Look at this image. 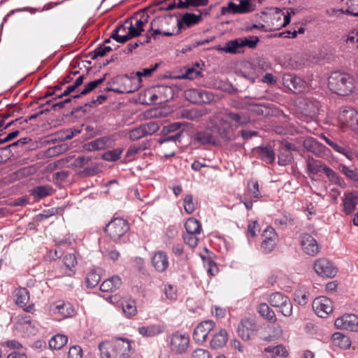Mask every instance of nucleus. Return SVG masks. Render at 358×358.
<instances>
[{
  "label": "nucleus",
  "instance_id": "obj_40",
  "mask_svg": "<svg viewBox=\"0 0 358 358\" xmlns=\"http://www.w3.org/2000/svg\"><path fill=\"white\" fill-rule=\"evenodd\" d=\"M257 311L262 317L270 322H275L276 317L275 312L266 303H262L257 308Z\"/></svg>",
  "mask_w": 358,
  "mask_h": 358
},
{
  "label": "nucleus",
  "instance_id": "obj_13",
  "mask_svg": "<svg viewBox=\"0 0 358 358\" xmlns=\"http://www.w3.org/2000/svg\"><path fill=\"white\" fill-rule=\"evenodd\" d=\"M259 330L258 324L255 319L244 318L239 323L237 332L244 341H248Z\"/></svg>",
  "mask_w": 358,
  "mask_h": 358
},
{
  "label": "nucleus",
  "instance_id": "obj_4",
  "mask_svg": "<svg viewBox=\"0 0 358 358\" xmlns=\"http://www.w3.org/2000/svg\"><path fill=\"white\" fill-rule=\"evenodd\" d=\"M183 131H177L175 134L161 138L158 140L159 150L166 158L175 155L178 143L180 142Z\"/></svg>",
  "mask_w": 358,
  "mask_h": 358
},
{
  "label": "nucleus",
  "instance_id": "obj_44",
  "mask_svg": "<svg viewBox=\"0 0 358 358\" xmlns=\"http://www.w3.org/2000/svg\"><path fill=\"white\" fill-rule=\"evenodd\" d=\"M68 341V338L65 335L57 334L51 338L49 341V346L54 350H59L63 348Z\"/></svg>",
  "mask_w": 358,
  "mask_h": 358
},
{
  "label": "nucleus",
  "instance_id": "obj_8",
  "mask_svg": "<svg viewBox=\"0 0 358 358\" xmlns=\"http://www.w3.org/2000/svg\"><path fill=\"white\" fill-rule=\"evenodd\" d=\"M238 3L228 2L227 6L221 8V14L223 15L245 14L255 10V6L250 0H238Z\"/></svg>",
  "mask_w": 358,
  "mask_h": 358
},
{
  "label": "nucleus",
  "instance_id": "obj_52",
  "mask_svg": "<svg viewBox=\"0 0 358 358\" xmlns=\"http://www.w3.org/2000/svg\"><path fill=\"white\" fill-rule=\"evenodd\" d=\"M52 187L46 185H41L34 188L32 194L37 198L42 199L51 194Z\"/></svg>",
  "mask_w": 358,
  "mask_h": 358
},
{
  "label": "nucleus",
  "instance_id": "obj_25",
  "mask_svg": "<svg viewBox=\"0 0 358 358\" xmlns=\"http://www.w3.org/2000/svg\"><path fill=\"white\" fill-rule=\"evenodd\" d=\"M158 66V64H155L152 67L145 68L136 73H131L130 75V78L131 80H134V86L133 87L132 90H129L128 92H133L137 90L141 87V77H147L150 76L157 69Z\"/></svg>",
  "mask_w": 358,
  "mask_h": 358
},
{
  "label": "nucleus",
  "instance_id": "obj_43",
  "mask_svg": "<svg viewBox=\"0 0 358 358\" xmlns=\"http://www.w3.org/2000/svg\"><path fill=\"white\" fill-rule=\"evenodd\" d=\"M202 13L198 10L197 14L186 13L182 15L181 22L186 24L187 27H191L198 24L201 20Z\"/></svg>",
  "mask_w": 358,
  "mask_h": 358
},
{
  "label": "nucleus",
  "instance_id": "obj_41",
  "mask_svg": "<svg viewBox=\"0 0 358 358\" xmlns=\"http://www.w3.org/2000/svg\"><path fill=\"white\" fill-rule=\"evenodd\" d=\"M242 38H236L233 41H230L226 43L222 50L225 52L229 53H239L242 51L243 43Z\"/></svg>",
  "mask_w": 358,
  "mask_h": 358
},
{
  "label": "nucleus",
  "instance_id": "obj_20",
  "mask_svg": "<svg viewBox=\"0 0 358 358\" xmlns=\"http://www.w3.org/2000/svg\"><path fill=\"white\" fill-rule=\"evenodd\" d=\"M338 329L358 331V316L355 314H344L335 320Z\"/></svg>",
  "mask_w": 358,
  "mask_h": 358
},
{
  "label": "nucleus",
  "instance_id": "obj_26",
  "mask_svg": "<svg viewBox=\"0 0 358 358\" xmlns=\"http://www.w3.org/2000/svg\"><path fill=\"white\" fill-rule=\"evenodd\" d=\"M15 298L16 304L20 307H26V311L30 312L33 308L32 306H27L29 301V293L26 288L16 289L15 291Z\"/></svg>",
  "mask_w": 358,
  "mask_h": 358
},
{
  "label": "nucleus",
  "instance_id": "obj_5",
  "mask_svg": "<svg viewBox=\"0 0 358 358\" xmlns=\"http://www.w3.org/2000/svg\"><path fill=\"white\" fill-rule=\"evenodd\" d=\"M149 15L146 12L137 13L130 20L124 21L127 24L126 29H127L130 38L139 36L144 31V27L148 24Z\"/></svg>",
  "mask_w": 358,
  "mask_h": 358
},
{
  "label": "nucleus",
  "instance_id": "obj_21",
  "mask_svg": "<svg viewBox=\"0 0 358 358\" xmlns=\"http://www.w3.org/2000/svg\"><path fill=\"white\" fill-rule=\"evenodd\" d=\"M282 84L294 92H302L306 86V82L301 78L292 73H285L283 75Z\"/></svg>",
  "mask_w": 358,
  "mask_h": 358
},
{
  "label": "nucleus",
  "instance_id": "obj_3",
  "mask_svg": "<svg viewBox=\"0 0 358 358\" xmlns=\"http://www.w3.org/2000/svg\"><path fill=\"white\" fill-rule=\"evenodd\" d=\"M173 19L171 16H160L154 19L150 24V29L146 34V39L140 41L141 44L148 43L151 38H159V35L171 36L174 34V29H170L168 27L173 23Z\"/></svg>",
  "mask_w": 358,
  "mask_h": 358
},
{
  "label": "nucleus",
  "instance_id": "obj_58",
  "mask_svg": "<svg viewBox=\"0 0 358 358\" xmlns=\"http://www.w3.org/2000/svg\"><path fill=\"white\" fill-rule=\"evenodd\" d=\"M182 125H185V124L182 122H173V123L169 124L163 128L162 133L164 135H167L169 134H171V133H173V132H175L177 131H180V129ZM182 131L184 132L183 129Z\"/></svg>",
  "mask_w": 358,
  "mask_h": 358
},
{
  "label": "nucleus",
  "instance_id": "obj_35",
  "mask_svg": "<svg viewBox=\"0 0 358 358\" xmlns=\"http://www.w3.org/2000/svg\"><path fill=\"white\" fill-rule=\"evenodd\" d=\"M228 341V334L225 329H222L215 334L210 341V346L213 349H219L225 345Z\"/></svg>",
  "mask_w": 358,
  "mask_h": 358
},
{
  "label": "nucleus",
  "instance_id": "obj_46",
  "mask_svg": "<svg viewBox=\"0 0 358 358\" xmlns=\"http://www.w3.org/2000/svg\"><path fill=\"white\" fill-rule=\"evenodd\" d=\"M343 13L358 17V0H345V8H342Z\"/></svg>",
  "mask_w": 358,
  "mask_h": 358
},
{
  "label": "nucleus",
  "instance_id": "obj_50",
  "mask_svg": "<svg viewBox=\"0 0 358 358\" xmlns=\"http://www.w3.org/2000/svg\"><path fill=\"white\" fill-rule=\"evenodd\" d=\"M122 310L127 317L134 316L137 313L136 303L134 300H127L122 303Z\"/></svg>",
  "mask_w": 358,
  "mask_h": 358
},
{
  "label": "nucleus",
  "instance_id": "obj_63",
  "mask_svg": "<svg viewBox=\"0 0 358 358\" xmlns=\"http://www.w3.org/2000/svg\"><path fill=\"white\" fill-rule=\"evenodd\" d=\"M68 358H83V350L78 345L70 348L68 352Z\"/></svg>",
  "mask_w": 358,
  "mask_h": 358
},
{
  "label": "nucleus",
  "instance_id": "obj_12",
  "mask_svg": "<svg viewBox=\"0 0 358 358\" xmlns=\"http://www.w3.org/2000/svg\"><path fill=\"white\" fill-rule=\"evenodd\" d=\"M185 96L189 101L196 103H209L214 99L210 92L200 89H188L185 91Z\"/></svg>",
  "mask_w": 358,
  "mask_h": 358
},
{
  "label": "nucleus",
  "instance_id": "obj_19",
  "mask_svg": "<svg viewBox=\"0 0 358 358\" xmlns=\"http://www.w3.org/2000/svg\"><path fill=\"white\" fill-rule=\"evenodd\" d=\"M50 310L52 315H58L62 319L71 317L75 313L73 306L70 303L63 301L52 303Z\"/></svg>",
  "mask_w": 358,
  "mask_h": 358
},
{
  "label": "nucleus",
  "instance_id": "obj_34",
  "mask_svg": "<svg viewBox=\"0 0 358 358\" xmlns=\"http://www.w3.org/2000/svg\"><path fill=\"white\" fill-rule=\"evenodd\" d=\"M122 285L121 278L117 275H114L110 278L105 280L100 286L102 292H113L118 289Z\"/></svg>",
  "mask_w": 358,
  "mask_h": 358
},
{
  "label": "nucleus",
  "instance_id": "obj_57",
  "mask_svg": "<svg viewBox=\"0 0 358 358\" xmlns=\"http://www.w3.org/2000/svg\"><path fill=\"white\" fill-rule=\"evenodd\" d=\"M323 172L326 174L327 178L331 181L336 184H340L341 181V178L338 176V174L331 169L325 165Z\"/></svg>",
  "mask_w": 358,
  "mask_h": 358
},
{
  "label": "nucleus",
  "instance_id": "obj_45",
  "mask_svg": "<svg viewBox=\"0 0 358 358\" xmlns=\"http://www.w3.org/2000/svg\"><path fill=\"white\" fill-rule=\"evenodd\" d=\"M187 233L199 234L201 231L200 222L194 217H189L185 224Z\"/></svg>",
  "mask_w": 358,
  "mask_h": 358
},
{
  "label": "nucleus",
  "instance_id": "obj_16",
  "mask_svg": "<svg viewBox=\"0 0 358 358\" xmlns=\"http://www.w3.org/2000/svg\"><path fill=\"white\" fill-rule=\"evenodd\" d=\"M314 269L319 275L324 278H334L337 273L333 264L324 258L318 259L315 262Z\"/></svg>",
  "mask_w": 358,
  "mask_h": 358
},
{
  "label": "nucleus",
  "instance_id": "obj_24",
  "mask_svg": "<svg viewBox=\"0 0 358 358\" xmlns=\"http://www.w3.org/2000/svg\"><path fill=\"white\" fill-rule=\"evenodd\" d=\"M112 144L113 141L109 137L103 136L85 144L84 148L87 151L92 152L105 150L110 147Z\"/></svg>",
  "mask_w": 358,
  "mask_h": 358
},
{
  "label": "nucleus",
  "instance_id": "obj_49",
  "mask_svg": "<svg viewBox=\"0 0 358 358\" xmlns=\"http://www.w3.org/2000/svg\"><path fill=\"white\" fill-rule=\"evenodd\" d=\"M248 191L250 196L252 198L259 199L262 197L259 185L256 180L252 179L248 182Z\"/></svg>",
  "mask_w": 358,
  "mask_h": 358
},
{
  "label": "nucleus",
  "instance_id": "obj_39",
  "mask_svg": "<svg viewBox=\"0 0 358 358\" xmlns=\"http://www.w3.org/2000/svg\"><path fill=\"white\" fill-rule=\"evenodd\" d=\"M332 341L334 345L341 348L348 349L351 345V341L348 336L341 332H336L332 335Z\"/></svg>",
  "mask_w": 358,
  "mask_h": 358
},
{
  "label": "nucleus",
  "instance_id": "obj_7",
  "mask_svg": "<svg viewBox=\"0 0 358 358\" xmlns=\"http://www.w3.org/2000/svg\"><path fill=\"white\" fill-rule=\"evenodd\" d=\"M338 121L342 128H348L358 132V112L354 108H342L338 114Z\"/></svg>",
  "mask_w": 358,
  "mask_h": 358
},
{
  "label": "nucleus",
  "instance_id": "obj_38",
  "mask_svg": "<svg viewBox=\"0 0 358 358\" xmlns=\"http://www.w3.org/2000/svg\"><path fill=\"white\" fill-rule=\"evenodd\" d=\"M263 352L270 354L272 358L276 357H287L289 355L288 351L282 345H278L276 346H268L264 349Z\"/></svg>",
  "mask_w": 358,
  "mask_h": 358
},
{
  "label": "nucleus",
  "instance_id": "obj_30",
  "mask_svg": "<svg viewBox=\"0 0 358 358\" xmlns=\"http://www.w3.org/2000/svg\"><path fill=\"white\" fill-rule=\"evenodd\" d=\"M303 146L307 150L314 153L317 156H320L325 149V147L322 144L312 137L306 138L303 141Z\"/></svg>",
  "mask_w": 358,
  "mask_h": 358
},
{
  "label": "nucleus",
  "instance_id": "obj_61",
  "mask_svg": "<svg viewBox=\"0 0 358 358\" xmlns=\"http://www.w3.org/2000/svg\"><path fill=\"white\" fill-rule=\"evenodd\" d=\"M275 223L285 227L288 225L294 224V218L290 214H286L282 217L277 218L275 220Z\"/></svg>",
  "mask_w": 358,
  "mask_h": 358
},
{
  "label": "nucleus",
  "instance_id": "obj_17",
  "mask_svg": "<svg viewBox=\"0 0 358 358\" xmlns=\"http://www.w3.org/2000/svg\"><path fill=\"white\" fill-rule=\"evenodd\" d=\"M215 324L212 320H206L199 324L194 330L193 339L197 343L206 341L208 334L214 329Z\"/></svg>",
  "mask_w": 358,
  "mask_h": 358
},
{
  "label": "nucleus",
  "instance_id": "obj_54",
  "mask_svg": "<svg viewBox=\"0 0 358 358\" xmlns=\"http://www.w3.org/2000/svg\"><path fill=\"white\" fill-rule=\"evenodd\" d=\"M226 116L236 123V127H239L246 124L249 120L246 117L241 116L238 113H229Z\"/></svg>",
  "mask_w": 358,
  "mask_h": 358
},
{
  "label": "nucleus",
  "instance_id": "obj_48",
  "mask_svg": "<svg viewBox=\"0 0 358 358\" xmlns=\"http://www.w3.org/2000/svg\"><path fill=\"white\" fill-rule=\"evenodd\" d=\"M340 171L348 179L358 182V169L357 168H350L341 164L340 165Z\"/></svg>",
  "mask_w": 358,
  "mask_h": 358
},
{
  "label": "nucleus",
  "instance_id": "obj_11",
  "mask_svg": "<svg viewBox=\"0 0 358 358\" xmlns=\"http://www.w3.org/2000/svg\"><path fill=\"white\" fill-rule=\"evenodd\" d=\"M213 129L216 138L220 137L226 141H229L233 138V129L228 120L225 118H216V121H213Z\"/></svg>",
  "mask_w": 358,
  "mask_h": 358
},
{
  "label": "nucleus",
  "instance_id": "obj_6",
  "mask_svg": "<svg viewBox=\"0 0 358 358\" xmlns=\"http://www.w3.org/2000/svg\"><path fill=\"white\" fill-rule=\"evenodd\" d=\"M268 301L271 306L278 308L279 311L285 316L289 317L292 314L293 305L289 297L281 292H274L269 295Z\"/></svg>",
  "mask_w": 358,
  "mask_h": 358
},
{
  "label": "nucleus",
  "instance_id": "obj_14",
  "mask_svg": "<svg viewBox=\"0 0 358 358\" xmlns=\"http://www.w3.org/2000/svg\"><path fill=\"white\" fill-rule=\"evenodd\" d=\"M313 308L317 316L327 317L333 311V301L326 296L317 297L313 302Z\"/></svg>",
  "mask_w": 358,
  "mask_h": 358
},
{
  "label": "nucleus",
  "instance_id": "obj_47",
  "mask_svg": "<svg viewBox=\"0 0 358 358\" xmlns=\"http://www.w3.org/2000/svg\"><path fill=\"white\" fill-rule=\"evenodd\" d=\"M101 280L100 275L96 272L95 269H92L89 271L86 276L85 282L87 287H96Z\"/></svg>",
  "mask_w": 358,
  "mask_h": 358
},
{
  "label": "nucleus",
  "instance_id": "obj_22",
  "mask_svg": "<svg viewBox=\"0 0 358 358\" xmlns=\"http://www.w3.org/2000/svg\"><path fill=\"white\" fill-rule=\"evenodd\" d=\"M194 139L201 145H216L217 143L213 127H207L203 131L196 132L194 134Z\"/></svg>",
  "mask_w": 358,
  "mask_h": 358
},
{
  "label": "nucleus",
  "instance_id": "obj_33",
  "mask_svg": "<svg viewBox=\"0 0 358 358\" xmlns=\"http://www.w3.org/2000/svg\"><path fill=\"white\" fill-rule=\"evenodd\" d=\"M126 26H127V24H125L124 22L122 24L117 26L113 31L111 38L120 43H124L131 39L129 32L126 29Z\"/></svg>",
  "mask_w": 358,
  "mask_h": 358
},
{
  "label": "nucleus",
  "instance_id": "obj_10",
  "mask_svg": "<svg viewBox=\"0 0 358 358\" xmlns=\"http://www.w3.org/2000/svg\"><path fill=\"white\" fill-rule=\"evenodd\" d=\"M129 230V224L122 218H115L111 220L105 229V231L115 241L119 240Z\"/></svg>",
  "mask_w": 358,
  "mask_h": 358
},
{
  "label": "nucleus",
  "instance_id": "obj_64",
  "mask_svg": "<svg viewBox=\"0 0 358 358\" xmlns=\"http://www.w3.org/2000/svg\"><path fill=\"white\" fill-rule=\"evenodd\" d=\"M191 358H212L208 350L201 348L194 350Z\"/></svg>",
  "mask_w": 358,
  "mask_h": 358
},
{
  "label": "nucleus",
  "instance_id": "obj_59",
  "mask_svg": "<svg viewBox=\"0 0 358 358\" xmlns=\"http://www.w3.org/2000/svg\"><path fill=\"white\" fill-rule=\"evenodd\" d=\"M197 234L186 233L183 234V240L185 243L189 247L194 248L198 244V238L196 236Z\"/></svg>",
  "mask_w": 358,
  "mask_h": 358
},
{
  "label": "nucleus",
  "instance_id": "obj_32",
  "mask_svg": "<svg viewBox=\"0 0 358 358\" xmlns=\"http://www.w3.org/2000/svg\"><path fill=\"white\" fill-rule=\"evenodd\" d=\"M63 262L66 269L65 271L66 275H73L76 273V266L78 264L76 254H66L63 258Z\"/></svg>",
  "mask_w": 358,
  "mask_h": 358
},
{
  "label": "nucleus",
  "instance_id": "obj_53",
  "mask_svg": "<svg viewBox=\"0 0 358 358\" xmlns=\"http://www.w3.org/2000/svg\"><path fill=\"white\" fill-rule=\"evenodd\" d=\"M122 152L123 150L121 148L109 150L103 154L102 158L106 161L114 162L120 157Z\"/></svg>",
  "mask_w": 358,
  "mask_h": 358
},
{
  "label": "nucleus",
  "instance_id": "obj_56",
  "mask_svg": "<svg viewBox=\"0 0 358 358\" xmlns=\"http://www.w3.org/2000/svg\"><path fill=\"white\" fill-rule=\"evenodd\" d=\"M308 292L303 289H297L294 293V299L300 305H305L308 302Z\"/></svg>",
  "mask_w": 358,
  "mask_h": 358
},
{
  "label": "nucleus",
  "instance_id": "obj_51",
  "mask_svg": "<svg viewBox=\"0 0 358 358\" xmlns=\"http://www.w3.org/2000/svg\"><path fill=\"white\" fill-rule=\"evenodd\" d=\"M196 205L197 203L196 201H194L192 195L187 194L185 196L183 200V206L187 213H192L195 210Z\"/></svg>",
  "mask_w": 358,
  "mask_h": 358
},
{
  "label": "nucleus",
  "instance_id": "obj_60",
  "mask_svg": "<svg viewBox=\"0 0 358 358\" xmlns=\"http://www.w3.org/2000/svg\"><path fill=\"white\" fill-rule=\"evenodd\" d=\"M283 334V329L282 327L280 324H277L273 327V332L272 334L269 335L266 340L267 341H274L280 338Z\"/></svg>",
  "mask_w": 358,
  "mask_h": 358
},
{
  "label": "nucleus",
  "instance_id": "obj_23",
  "mask_svg": "<svg viewBox=\"0 0 358 358\" xmlns=\"http://www.w3.org/2000/svg\"><path fill=\"white\" fill-rule=\"evenodd\" d=\"M320 138L324 139V141L331 146L336 152L343 155L348 159L352 160L353 159V153L350 148L345 145L344 143L341 142H338L336 140L327 137L324 134L320 136Z\"/></svg>",
  "mask_w": 358,
  "mask_h": 358
},
{
  "label": "nucleus",
  "instance_id": "obj_42",
  "mask_svg": "<svg viewBox=\"0 0 358 358\" xmlns=\"http://www.w3.org/2000/svg\"><path fill=\"white\" fill-rule=\"evenodd\" d=\"M106 78V74L103 75L102 78L93 80L92 82L88 83L85 85V87L83 90L80 92L79 94L73 95L72 96L73 99H76L80 97L82 95H85L90 92H92L93 90H94L96 87H97L99 85L103 83Z\"/></svg>",
  "mask_w": 358,
  "mask_h": 358
},
{
  "label": "nucleus",
  "instance_id": "obj_36",
  "mask_svg": "<svg viewBox=\"0 0 358 358\" xmlns=\"http://www.w3.org/2000/svg\"><path fill=\"white\" fill-rule=\"evenodd\" d=\"M208 3V0H177L173 6H169V8H187L189 6H204Z\"/></svg>",
  "mask_w": 358,
  "mask_h": 358
},
{
  "label": "nucleus",
  "instance_id": "obj_15",
  "mask_svg": "<svg viewBox=\"0 0 358 358\" xmlns=\"http://www.w3.org/2000/svg\"><path fill=\"white\" fill-rule=\"evenodd\" d=\"M262 242L261 249L264 253L268 254L272 252L275 248L278 242V234L271 227H267L262 235Z\"/></svg>",
  "mask_w": 358,
  "mask_h": 358
},
{
  "label": "nucleus",
  "instance_id": "obj_9",
  "mask_svg": "<svg viewBox=\"0 0 358 358\" xmlns=\"http://www.w3.org/2000/svg\"><path fill=\"white\" fill-rule=\"evenodd\" d=\"M189 345V337L185 333L176 331L169 336L170 349L175 354L181 355L185 353Z\"/></svg>",
  "mask_w": 358,
  "mask_h": 358
},
{
  "label": "nucleus",
  "instance_id": "obj_31",
  "mask_svg": "<svg viewBox=\"0 0 358 358\" xmlns=\"http://www.w3.org/2000/svg\"><path fill=\"white\" fill-rule=\"evenodd\" d=\"M325 164L320 160H317L312 157H308L306 159V169L308 175H317L323 171Z\"/></svg>",
  "mask_w": 358,
  "mask_h": 358
},
{
  "label": "nucleus",
  "instance_id": "obj_55",
  "mask_svg": "<svg viewBox=\"0 0 358 358\" xmlns=\"http://www.w3.org/2000/svg\"><path fill=\"white\" fill-rule=\"evenodd\" d=\"M146 136V131L143 124L130 131L129 137L131 141H137Z\"/></svg>",
  "mask_w": 358,
  "mask_h": 358
},
{
  "label": "nucleus",
  "instance_id": "obj_28",
  "mask_svg": "<svg viewBox=\"0 0 358 358\" xmlns=\"http://www.w3.org/2000/svg\"><path fill=\"white\" fill-rule=\"evenodd\" d=\"M152 264L157 271H164L169 266L168 257L166 252L163 251L155 252L152 258Z\"/></svg>",
  "mask_w": 358,
  "mask_h": 358
},
{
  "label": "nucleus",
  "instance_id": "obj_2",
  "mask_svg": "<svg viewBox=\"0 0 358 358\" xmlns=\"http://www.w3.org/2000/svg\"><path fill=\"white\" fill-rule=\"evenodd\" d=\"M329 90L338 94L345 96L355 90V79L349 74L333 72L328 79Z\"/></svg>",
  "mask_w": 358,
  "mask_h": 358
},
{
  "label": "nucleus",
  "instance_id": "obj_62",
  "mask_svg": "<svg viewBox=\"0 0 358 358\" xmlns=\"http://www.w3.org/2000/svg\"><path fill=\"white\" fill-rule=\"evenodd\" d=\"M112 50V48L109 45H106L105 44L96 48L94 51V56L92 59H95L98 57H103L107 52Z\"/></svg>",
  "mask_w": 358,
  "mask_h": 358
},
{
  "label": "nucleus",
  "instance_id": "obj_27",
  "mask_svg": "<svg viewBox=\"0 0 358 358\" xmlns=\"http://www.w3.org/2000/svg\"><path fill=\"white\" fill-rule=\"evenodd\" d=\"M165 331V327L161 324H152L148 326H142L138 329V333L146 337H152L162 334Z\"/></svg>",
  "mask_w": 358,
  "mask_h": 358
},
{
  "label": "nucleus",
  "instance_id": "obj_1",
  "mask_svg": "<svg viewBox=\"0 0 358 358\" xmlns=\"http://www.w3.org/2000/svg\"><path fill=\"white\" fill-rule=\"evenodd\" d=\"M101 358H131V345L128 339L118 338L113 342L99 344Z\"/></svg>",
  "mask_w": 358,
  "mask_h": 358
},
{
  "label": "nucleus",
  "instance_id": "obj_37",
  "mask_svg": "<svg viewBox=\"0 0 358 358\" xmlns=\"http://www.w3.org/2000/svg\"><path fill=\"white\" fill-rule=\"evenodd\" d=\"M256 152L267 164H272L275 160V153L270 146H260L256 149Z\"/></svg>",
  "mask_w": 358,
  "mask_h": 358
},
{
  "label": "nucleus",
  "instance_id": "obj_18",
  "mask_svg": "<svg viewBox=\"0 0 358 358\" xmlns=\"http://www.w3.org/2000/svg\"><path fill=\"white\" fill-rule=\"evenodd\" d=\"M300 243L303 251L308 255L315 256L320 252V247L317 240L309 234L301 235Z\"/></svg>",
  "mask_w": 358,
  "mask_h": 358
},
{
  "label": "nucleus",
  "instance_id": "obj_29",
  "mask_svg": "<svg viewBox=\"0 0 358 358\" xmlns=\"http://www.w3.org/2000/svg\"><path fill=\"white\" fill-rule=\"evenodd\" d=\"M358 203V195L355 192H349L345 194L343 199V210L347 215L351 214Z\"/></svg>",
  "mask_w": 358,
  "mask_h": 358
}]
</instances>
